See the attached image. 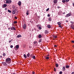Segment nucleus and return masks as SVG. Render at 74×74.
<instances>
[{
  "label": "nucleus",
  "mask_w": 74,
  "mask_h": 74,
  "mask_svg": "<svg viewBox=\"0 0 74 74\" xmlns=\"http://www.w3.org/2000/svg\"><path fill=\"white\" fill-rule=\"evenodd\" d=\"M5 62L8 64L10 63L11 62V59L10 58H7L5 60Z\"/></svg>",
  "instance_id": "1"
},
{
  "label": "nucleus",
  "mask_w": 74,
  "mask_h": 74,
  "mask_svg": "<svg viewBox=\"0 0 74 74\" xmlns=\"http://www.w3.org/2000/svg\"><path fill=\"white\" fill-rule=\"evenodd\" d=\"M6 1V4H10L12 2V1L11 0H5Z\"/></svg>",
  "instance_id": "2"
},
{
  "label": "nucleus",
  "mask_w": 74,
  "mask_h": 74,
  "mask_svg": "<svg viewBox=\"0 0 74 74\" xmlns=\"http://www.w3.org/2000/svg\"><path fill=\"white\" fill-rule=\"evenodd\" d=\"M71 14L70 13H69L68 14H67L65 16L66 18H67V17H69L70 16H71Z\"/></svg>",
  "instance_id": "3"
},
{
  "label": "nucleus",
  "mask_w": 74,
  "mask_h": 74,
  "mask_svg": "<svg viewBox=\"0 0 74 74\" xmlns=\"http://www.w3.org/2000/svg\"><path fill=\"white\" fill-rule=\"evenodd\" d=\"M70 27H71V28L73 29H74V24H71Z\"/></svg>",
  "instance_id": "4"
},
{
  "label": "nucleus",
  "mask_w": 74,
  "mask_h": 74,
  "mask_svg": "<svg viewBox=\"0 0 74 74\" xmlns=\"http://www.w3.org/2000/svg\"><path fill=\"white\" fill-rule=\"evenodd\" d=\"M2 64H3L4 66H7V63H6L4 62H2Z\"/></svg>",
  "instance_id": "5"
},
{
  "label": "nucleus",
  "mask_w": 74,
  "mask_h": 74,
  "mask_svg": "<svg viewBox=\"0 0 74 74\" xmlns=\"http://www.w3.org/2000/svg\"><path fill=\"white\" fill-rule=\"evenodd\" d=\"M3 8H5L7 6V4H4L3 5Z\"/></svg>",
  "instance_id": "6"
},
{
  "label": "nucleus",
  "mask_w": 74,
  "mask_h": 74,
  "mask_svg": "<svg viewBox=\"0 0 74 74\" xmlns=\"http://www.w3.org/2000/svg\"><path fill=\"white\" fill-rule=\"evenodd\" d=\"M23 28L24 29H26V24H25L23 26Z\"/></svg>",
  "instance_id": "7"
},
{
  "label": "nucleus",
  "mask_w": 74,
  "mask_h": 74,
  "mask_svg": "<svg viewBox=\"0 0 74 74\" xmlns=\"http://www.w3.org/2000/svg\"><path fill=\"white\" fill-rule=\"evenodd\" d=\"M21 1H19L18 3V5H19V6H21Z\"/></svg>",
  "instance_id": "8"
},
{
  "label": "nucleus",
  "mask_w": 74,
  "mask_h": 74,
  "mask_svg": "<svg viewBox=\"0 0 74 74\" xmlns=\"http://www.w3.org/2000/svg\"><path fill=\"white\" fill-rule=\"evenodd\" d=\"M15 10H13L12 12V13L13 14H15Z\"/></svg>",
  "instance_id": "9"
},
{
  "label": "nucleus",
  "mask_w": 74,
  "mask_h": 74,
  "mask_svg": "<svg viewBox=\"0 0 74 74\" xmlns=\"http://www.w3.org/2000/svg\"><path fill=\"white\" fill-rule=\"evenodd\" d=\"M62 70L63 71H65L66 70V68L65 66H63L62 68Z\"/></svg>",
  "instance_id": "10"
},
{
  "label": "nucleus",
  "mask_w": 74,
  "mask_h": 74,
  "mask_svg": "<svg viewBox=\"0 0 74 74\" xmlns=\"http://www.w3.org/2000/svg\"><path fill=\"white\" fill-rule=\"evenodd\" d=\"M58 3V1L57 0H54V3Z\"/></svg>",
  "instance_id": "11"
},
{
  "label": "nucleus",
  "mask_w": 74,
  "mask_h": 74,
  "mask_svg": "<svg viewBox=\"0 0 74 74\" xmlns=\"http://www.w3.org/2000/svg\"><path fill=\"white\" fill-rule=\"evenodd\" d=\"M22 37V36L21 35H19L17 36V38H19V37Z\"/></svg>",
  "instance_id": "12"
},
{
  "label": "nucleus",
  "mask_w": 74,
  "mask_h": 74,
  "mask_svg": "<svg viewBox=\"0 0 74 74\" xmlns=\"http://www.w3.org/2000/svg\"><path fill=\"white\" fill-rule=\"evenodd\" d=\"M45 58L46 59H47V60H48L49 59V57H46V56H45Z\"/></svg>",
  "instance_id": "13"
},
{
  "label": "nucleus",
  "mask_w": 74,
  "mask_h": 74,
  "mask_svg": "<svg viewBox=\"0 0 74 74\" xmlns=\"http://www.w3.org/2000/svg\"><path fill=\"white\" fill-rule=\"evenodd\" d=\"M38 37L39 38H42V36H41V34L39 35Z\"/></svg>",
  "instance_id": "14"
},
{
  "label": "nucleus",
  "mask_w": 74,
  "mask_h": 74,
  "mask_svg": "<svg viewBox=\"0 0 74 74\" xmlns=\"http://www.w3.org/2000/svg\"><path fill=\"white\" fill-rule=\"evenodd\" d=\"M16 49H18L19 48V45H17L16 46Z\"/></svg>",
  "instance_id": "15"
},
{
  "label": "nucleus",
  "mask_w": 74,
  "mask_h": 74,
  "mask_svg": "<svg viewBox=\"0 0 74 74\" xmlns=\"http://www.w3.org/2000/svg\"><path fill=\"white\" fill-rule=\"evenodd\" d=\"M23 56L26 59L27 58V56H26V55L24 54L23 55Z\"/></svg>",
  "instance_id": "16"
},
{
  "label": "nucleus",
  "mask_w": 74,
  "mask_h": 74,
  "mask_svg": "<svg viewBox=\"0 0 74 74\" xmlns=\"http://www.w3.org/2000/svg\"><path fill=\"white\" fill-rule=\"evenodd\" d=\"M27 57H29L30 56V53H28L27 54Z\"/></svg>",
  "instance_id": "17"
},
{
  "label": "nucleus",
  "mask_w": 74,
  "mask_h": 74,
  "mask_svg": "<svg viewBox=\"0 0 74 74\" xmlns=\"http://www.w3.org/2000/svg\"><path fill=\"white\" fill-rule=\"evenodd\" d=\"M57 36H55V35H53V38H57Z\"/></svg>",
  "instance_id": "18"
},
{
  "label": "nucleus",
  "mask_w": 74,
  "mask_h": 74,
  "mask_svg": "<svg viewBox=\"0 0 74 74\" xmlns=\"http://www.w3.org/2000/svg\"><path fill=\"white\" fill-rule=\"evenodd\" d=\"M58 25H61V23L59 22H58L57 23Z\"/></svg>",
  "instance_id": "19"
},
{
  "label": "nucleus",
  "mask_w": 74,
  "mask_h": 74,
  "mask_svg": "<svg viewBox=\"0 0 74 74\" xmlns=\"http://www.w3.org/2000/svg\"><path fill=\"white\" fill-rule=\"evenodd\" d=\"M47 27L48 28H51V26L50 25H48Z\"/></svg>",
  "instance_id": "20"
},
{
  "label": "nucleus",
  "mask_w": 74,
  "mask_h": 74,
  "mask_svg": "<svg viewBox=\"0 0 74 74\" xmlns=\"http://www.w3.org/2000/svg\"><path fill=\"white\" fill-rule=\"evenodd\" d=\"M66 69H68V68H69V67H70V66L68 65H66Z\"/></svg>",
  "instance_id": "21"
},
{
  "label": "nucleus",
  "mask_w": 74,
  "mask_h": 74,
  "mask_svg": "<svg viewBox=\"0 0 74 74\" xmlns=\"http://www.w3.org/2000/svg\"><path fill=\"white\" fill-rule=\"evenodd\" d=\"M45 34H47L48 33V31L47 30H45Z\"/></svg>",
  "instance_id": "22"
},
{
  "label": "nucleus",
  "mask_w": 74,
  "mask_h": 74,
  "mask_svg": "<svg viewBox=\"0 0 74 74\" xmlns=\"http://www.w3.org/2000/svg\"><path fill=\"white\" fill-rule=\"evenodd\" d=\"M56 67H58V66H59V65H58V64H56Z\"/></svg>",
  "instance_id": "23"
},
{
  "label": "nucleus",
  "mask_w": 74,
  "mask_h": 74,
  "mask_svg": "<svg viewBox=\"0 0 74 74\" xmlns=\"http://www.w3.org/2000/svg\"><path fill=\"white\" fill-rule=\"evenodd\" d=\"M26 14L27 15H29V11L27 10V12H26Z\"/></svg>",
  "instance_id": "24"
},
{
  "label": "nucleus",
  "mask_w": 74,
  "mask_h": 74,
  "mask_svg": "<svg viewBox=\"0 0 74 74\" xmlns=\"http://www.w3.org/2000/svg\"><path fill=\"white\" fill-rule=\"evenodd\" d=\"M49 21H52V20L51 19V17H49Z\"/></svg>",
  "instance_id": "25"
},
{
  "label": "nucleus",
  "mask_w": 74,
  "mask_h": 74,
  "mask_svg": "<svg viewBox=\"0 0 74 74\" xmlns=\"http://www.w3.org/2000/svg\"><path fill=\"white\" fill-rule=\"evenodd\" d=\"M38 29H39V30H41V29H42V27H38Z\"/></svg>",
  "instance_id": "26"
},
{
  "label": "nucleus",
  "mask_w": 74,
  "mask_h": 74,
  "mask_svg": "<svg viewBox=\"0 0 74 74\" xmlns=\"http://www.w3.org/2000/svg\"><path fill=\"white\" fill-rule=\"evenodd\" d=\"M62 3H65V2H66V0H62Z\"/></svg>",
  "instance_id": "27"
},
{
  "label": "nucleus",
  "mask_w": 74,
  "mask_h": 74,
  "mask_svg": "<svg viewBox=\"0 0 74 74\" xmlns=\"http://www.w3.org/2000/svg\"><path fill=\"white\" fill-rule=\"evenodd\" d=\"M8 12H10V13H11V11L9 10H8Z\"/></svg>",
  "instance_id": "28"
},
{
  "label": "nucleus",
  "mask_w": 74,
  "mask_h": 74,
  "mask_svg": "<svg viewBox=\"0 0 74 74\" xmlns=\"http://www.w3.org/2000/svg\"><path fill=\"white\" fill-rule=\"evenodd\" d=\"M3 56H5V53H4L3 54Z\"/></svg>",
  "instance_id": "29"
},
{
  "label": "nucleus",
  "mask_w": 74,
  "mask_h": 74,
  "mask_svg": "<svg viewBox=\"0 0 74 74\" xmlns=\"http://www.w3.org/2000/svg\"><path fill=\"white\" fill-rule=\"evenodd\" d=\"M70 22L71 23H72V24H73L74 23V22H73L72 21H71Z\"/></svg>",
  "instance_id": "30"
},
{
  "label": "nucleus",
  "mask_w": 74,
  "mask_h": 74,
  "mask_svg": "<svg viewBox=\"0 0 74 74\" xmlns=\"http://www.w3.org/2000/svg\"><path fill=\"white\" fill-rule=\"evenodd\" d=\"M37 41H35L34 42V44H37Z\"/></svg>",
  "instance_id": "31"
},
{
  "label": "nucleus",
  "mask_w": 74,
  "mask_h": 74,
  "mask_svg": "<svg viewBox=\"0 0 74 74\" xmlns=\"http://www.w3.org/2000/svg\"><path fill=\"white\" fill-rule=\"evenodd\" d=\"M12 8L14 9H15V6L13 5L12 6Z\"/></svg>",
  "instance_id": "32"
},
{
  "label": "nucleus",
  "mask_w": 74,
  "mask_h": 74,
  "mask_svg": "<svg viewBox=\"0 0 74 74\" xmlns=\"http://www.w3.org/2000/svg\"><path fill=\"white\" fill-rule=\"evenodd\" d=\"M49 10V8H48L46 9V11L47 12V11H48V10Z\"/></svg>",
  "instance_id": "33"
},
{
  "label": "nucleus",
  "mask_w": 74,
  "mask_h": 74,
  "mask_svg": "<svg viewBox=\"0 0 74 74\" xmlns=\"http://www.w3.org/2000/svg\"><path fill=\"white\" fill-rule=\"evenodd\" d=\"M59 27H60L61 28H62V25H59Z\"/></svg>",
  "instance_id": "34"
},
{
  "label": "nucleus",
  "mask_w": 74,
  "mask_h": 74,
  "mask_svg": "<svg viewBox=\"0 0 74 74\" xmlns=\"http://www.w3.org/2000/svg\"><path fill=\"white\" fill-rule=\"evenodd\" d=\"M35 56H34L33 57H32V58L33 59H35Z\"/></svg>",
  "instance_id": "35"
},
{
  "label": "nucleus",
  "mask_w": 74,
  "mask_h": 74,
  "mask_svg": "<svg viewBox=\"0 0 74 74\" xmlns=\"http://www.w3.org/2000/svg\"><path fill=\"white\" fill-rule=\"evenodd\" d=\"M14 23H17V22L16 21H14Z\"/></svg>",
  "instance_id": "36"
},
{
  "label": "nucleus",
  "mask_w": 74,
  "mask_h": 74,
  "mask_svg": "<svg viewBox=\"0 0 74 74\" xmlns=\"http://www.w3.org/2000/svg\"><path fill=\"white\" fill-rule=\"evenodd\" d=\"M12 28L13 29V30H15V27H13Z\"/></svg>",
  "instance_id": "37"
},
{
  "label": "nucleus",
  "mask_w": 74,
  "mask_h": 74,
  "mask_svg": "<svg viewBox=\"0 0 74 74\" xmlns=\"http://www.w3.org/2000/svg\"><path fill=\"white\" fill-rule=\"evenodd\" d=\"M36 26L37 27H40V25H37Z\"/></svg>",
  "instance_id": "38"
},
{
  "label": "nucleus",
  "mask_w": 74,
  "mask_h": 74,
  "mask_svg": "<svg viewBox=\"0 0 74 74\" xmlns=\"http://www.w3.org/2000/svg\"><path fill=\"white\" fill-rule=\"evenodd\" d=\"M65 1L66 2H69V0H66Z\"/></svg>",
  "instance_id": "39"
},
{
  "label": "nucleus",
  "mask_w": 74,
  "mask_h": 74,
  "mask_svg": "<svg viewBox=\"0 0 74 74\" xmlns=\"http://www.w3.org/2000/svg\"><path fill=\"white\" fill-rule=\"evenodd\" d=\"M59 73L60 74H62V71H60V72H59Z\"/></svg>",
  "instance_id": "40"
},
{
  "label": "nucleus",
  "mask_w": 74,
  "mask_h": 74,
  "mask_svg": "<svg viewBox=\"0 0 74 74\" xmlns=\"http://www.w3.org/2000/svg\"><path fill=\"white\" fill-rule=\"evenodd\" d=\"M10 29H11V30H14V29H13V28H12V27H11L10 28Z\"/></svg>",
  "instance_id": "41"
},
{
  "label": "nucleus",
  "mask_w": 74,
  "mask_h": 74,
  "mask_svg": "<svg viewBox=\"0 0 74 74\" xmlns=\"http://www.w3.org/2000/svg\"><path fill=\"white\" fill-rule=\"evenodd\" d=\"M39 42H41V40H39Z\"/></svg>",
  "instance_id": "42"
},
{
  "label": "nucleus",
  "mask_w": 74,
  "mask_h": 74,
  "mask_svg": "<svg viewBox=\"0 0 74 74\" xmlns=\"http://www.w3.org/2000/svg\"><path fill=\"white\" fill-rule=\"evenodd\" d=\"M10 47L12 48H13V46L12 45H11L10 46Z\"/></svg>",
  "instance_id": "43"
},
{
  "label": "nucleus",
  "mask_w": 74,
  "mask_h": 74,
  "mask_svg": "<svg viewBox=\"0 0 74 74\" xmlns=\"http://www.w3.org/2000/svg\"><path fill=\"white\" fill-rule=\"evenodd\" d=\"M54 71L55 72L56 71V69L55 68H54Z\"/></svg>",
  "instance_id": "44"
},
{
  "label": "nucleus",
  "mask_w": 74,
  "mask_h": 74,
  "mask_svg": "<svg viewBox=\"0 0 74 74\" xmlns=\"http://www.w3.org/2000/svg\"><path fill=\"white\" fill-rule=\"evenodd\" d=\"M14 18H15V19H17V17H16V16H15V17H14Z\"/></svg>",
  "instance_id": "45"
},
{
  "label": "nucleus",
  "mask_w": 74,
  "mask_h": 74,
  "mask_svg": "<svg viewBox=\"0 0 74 74\" xmlns=\"http://www.w3.org/2000/svg\"><path fill=\"white\" fill-rule=\"evenodd\" d=\"M47 16H48V17H49V16H50V15H49V14H48V15H47Z\"/></svg>",
  "instance_id": "46"
},
{
  "label": "nucleus",
  "mask_w": 74,
  "mask_h": 74,
  "mask_svg": "<svg viewBox=\"0 0 74 74\" xmlns=\"http://www.w3.org/2000/svg\"><path fill=\"white\" fill-rule=\"evenodd\" d=\"M49 56V55L48 54L47 55V56L46 57H48Z\"/></svg>",
  "instance_id": "47"
},
{
  "label": "nucleus",
  "mask_w": 74,
  "mask_h": 74,
  "mask_svg": "<svg viewBox=\"0 0 74 74\" xmlns=\"http://www.w3.org/2000/svg\"><path fill=\"white\" fill-rule=\"evenodd\" d=\"M32 74H35V72H32Z\"/></svg>",
  "instance_id": "48"
},
{
  "label": "nucleus",
  "mask_w": 74,
  "mask_h": 74,
  "mask_svg": "<svg viewBox=\"0 0 74 74\" xmlns=\"http://www.w3.org/2000/svg\"><path fill=\"white\" fill-rule=\"evenodd\" d=\"M71 42H72L73 43H74V41L73 40H72L71 41Z\"/></svg>",
  "instance_id": "49"
},
{
  "label": "nucleus",
  "mask_w": 74,
  "mask_h": 74,
  "mask_svg": "<svg viewBox=\"0 0 74 74\" xmlns=\"http://www.w3.org/2000/svg\"><path fill=\"white\" fill-rule=\"evenodd\" d=\"M11 41H12V40H9V43L11 42Z\"/></svg>",
  "instance_id": "50"
},
{
  "label": "nucleus",
  "mask_w": 74,
  "mask_h": 74,
  "mask_svg": "<svg viewBox=\"0 0 74 74\" xmlns=\"http://www.w3.org/2000/svg\"><path fill=\"white\" fill-rule=\"evenodd\" d=\"M54 47H57V46L56 45H55L54 46Z\"/></svg>",
  "instance_id": "51"
},
{
  "label": "nucleus",
  "mask_w": 74,
  "mask_h": 74,
  "mask_svg": "<svg viewBox=\"0 0 74 74\" xmlns=\"http://www.w3.org/2000/svg\"><path fill=\"white\" fill-rule=\"evenodd\" d=\"M29 48H32V47L31 46H30L29 47Z\"/></svg>",
  "instance_id": "52"
},
{
  "label": "nucleus",
  "mask_w": 74,
  "mask_h": 74,
  "mask_svg": "<svg viewBox=\"0 0 74 74\" xmlns=\"http://www.w3.org/2000/svg\"><path fill=\"white\" fill-rule=\"evenodd\" d=\"M60 8V7L58 6V8Z\"/></svg>",
  "instance_id": "53"
},
{
  "label": "nucleus",
  "mask_w": 74,
  "mask_h": 74,
  "mask_svg": "<svg viewBox=\"0 0 74 74\" xmlns=\"http://www.w3.org/2000/svg\"><path fill=\"white\" fill-rule=\"evenodd\" d=\"M66 22H68V21L66 20Z\"/></svg>",
  "instance_id": "54"
},
{
  "label": "nucleus",
  "mask_w": 74,
  "mask_h": 74,
  "mask_svg": "<svg viewBox=\"0 0 74 74\" xmlns=\"http://www.w3.org/2000/svg\"><path fill=\"white\" fill-rule=\"evenodd\" d=\"M74 72H72L71 73V74H74Z\"/></svg>",
  "instance_id": "55"
},
{
  "label": "nucleus",
  "mask_w": 74,
  "mask_h": 74,
  "mask_svg": "<svg viewBox=\"0 0 74 74\" xmlns=\"http://www.w3.org/2000/svg\"><path fill=\"white\" fill-rule=\"evenodd\" d=\"M7 8H5V10H7Z\"/></svg>",
  "instance_id": "56"
},
{
  "label": "nucleus",
  "mask_w": 74,
  "mask_h": 74,
  "mask_svg": "<svg viewBox=\"0 0 74 74\" xmlns=\"http://www.w3.org/2000/svg\"><path fill=\"white\" fill-rule=\"evenodd\" d=\"M0 58H2V56H0Z\"/></svg>",
  "instance_id": "57"
},
{
  "label": "nucleus",
  "mask_w": 74,
  "mask_h": 74,
  "mask_svg": "<svg viewBox=\"0 0 74 74\" xmlns=\"http://www.w3.org/2000/svg\"><path fill=\"white\" fill-rule=\"evenodd\" d=\"M8 29L9 30H10V28H8Z\"/></svg>",
  "instance_id": "58"
},
{
  "label": "nucleus",
  "mask_w": 74,
  "mask_h": 74,
  "mask_svg": "<svg viewBox=\"0 0 74 74\" xmlns=\"http://www.w3.org/2000/svg\"><path fill=\"white\" fill-rule=\"evenodd\" d=\"M65 14V12H64L63 13V14Z\"/></svg>",
  "instance_id": "59"
},
{
  "label": "nucleus",
  "mask_w": 74,
  "mask_h": 74,
  "mask_svg": "<svg viewBox=\"0 0 74 74\" xmlns=\"http://www.w3.org/2000/svg\"><path fill=\"white\" fill-rule=\"evenodd\" d=\"M32 56V55H30V56Z\"/></svg>",
  "instance_id": "60"
},
{
  "label": "nucleus",
  "mask_w": 74,
  "mask_h": 74,
  "mask_svg": "<svg viewBox=\"0 0 74 74\" xmlns=\"http://www.w3.org/2000/svg\"><path fill=\"white\" fill-rule=\"evenodd\" d=\"M73 47H74V46H73Z\"/></svg>",
  "instance_id": "61"
},
{
  "label": "nucleus",
  "mask_w": 74,
  "mask_h": 74,
  "mask_svg": "<svg viewBox=\"0 0 74 74\" xmlns=\"http://www.w3.org/2000/svg\"><path fill=\"white\" fill-rule=\"evenodd\" d=\"M12 25H14V24H12Z\"/></svg>",
  "instance_id": "62"
},
{
  "label": "nucleus",
  "mask_w": 74,
  "mask_h": 74,
  "mask_svg": "<svg viewBox=\"0 0 74 74\" xmlns=\"http://www.w3.org/2000/svg\"><path fill=\"white\" fill-rule=\"evenodd\" d=\"M13 74H15V73H13Z\"/></svg>",
  "instance_id": "63"
}]
</instances>
